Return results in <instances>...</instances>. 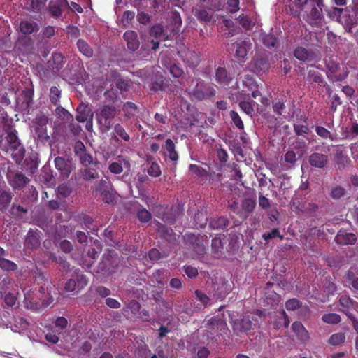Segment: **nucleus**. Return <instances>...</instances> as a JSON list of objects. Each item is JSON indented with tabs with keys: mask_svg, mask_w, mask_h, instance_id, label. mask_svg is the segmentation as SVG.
Masks as SVG:
<instances>
[{
	"mask_svg": "<svg viewBox=\"0 0 358 358\" xmlns=\"http://www.w3.org/2000/svg\"><path fill=\"white\" fill-rule=\"evenodd\" d=\"M57 106V107L55 109V114L57 117L64 122H69L73 120V115L69 111L61 106Z\"/></svg>",
	"mask_w": 358,
	"mask_h": 358,
	"instance_id": "49530a36",
	"label": "nucleus"
},
{
	"mask_svg": "<svg viewBox=\"0 0 358 358\" xmlns=\"http://www.w3.org/2000/svg\"><path fill=\"white\" fill-rule=\"evenodd\" d=\"M0 268L5 271H15L17 269V265L9 259L0 258Z\"/></svg>",
	"mask_w": 358,
	"mask_h": 358,
	"instance_id": "603ef678",
	"label": "nucleus"
},
{
	"mask_svg": "<svg viewBox=\"0 0 358 358\" xmlns=\"http://www.w3.org/2000/svg\"><path fill=\"white\" fill-rule=\"evenodd\" d=\"M46 0H24V7L29 12L39 13L45 5Z\"/></svg>",
	"mask_w": 358,
	"mask_h": 358,
	"instance_id": "cd10ccee",
	"label": "nucleus"
},
{
	"mask_svg": "<svg viewBox=\"0 0 358 358\" xmlns=\"http://www.w3.org/2000/svg\"><path fill=\"white\" fill-rule=\"evenodd\" d=\"M13 199L12 193L9 191H0V210L3 212L7 210Z\"/></svg>",
	"mask_w": 358,
	"mask_h": 358,
	"instance_id": "f704fd0d",
	"label": "nucleus"
},
{
	"mask_svg": "<svg viewBox=\"0 0 358 358\" xmlns=\"http://www.w3.org/2000/svg\"><path fill=\"white\" fill-rule=\"evenodd\" d=\"M30 180L22 173H17L14 175L11 186L14 189H21L25 187Z\"/></svg>",
	"mask_w": 358,
	"mask_h": 358,
	"instance_id": "7c9ffc66",
	"label": "nucleus"
},
{
	"mask_svg": "<svg viewBox=\"0 0 358 358\" xmlns=\"http://www.w3.org/2000/svg\"><path fill=\"white\" fill-rule=\"evenodd\" d=\"M141 307V304L137 301L132 300L127 303L126 306L123 308L122 310L124 313L129 311L131 313V314L136 315L139 313Z\"/></svg>",
	"mask_w": 358,
	"mask_h": 358,
	"instance_id": "3c124183",
	"label": "nucleus"
},
{
	"mask_svg": "<svg viewBox=\"0 0 358 358\" xmlns=\"http://www.w3.org/2000/svg\"><path fill=\"white\" fill-rule=\"evenodd\" d=\"M123 40L126 43L127 49L130 52H136L140 47V41L138 34L132 29H127L122 36Z\"/></svg>",
	"mask_w": 358,
	"mask_h": 358,
	"instance_id": "9d476101",
	"label": "nucleus"
},
{
	"mask_svg": "<svg viewBox=\"0 0 358 358\" xmlns=\"http://www.w3.org/2000/svg\"><path fill=\"white\" fill-rule=\"evenodd\" d=\"M262 43L268 49H273L278 43L277 37L273 34H266L262 36Z\"/></svg>",
	"mask_w": 358,
	"mask_h": 358,
	"instance_id": "a19ab883",
	"label": "nucleus"
},
{
	"mask_svg": "<svg viewBox=\"0 0 358 358\" xmlns=\"http://www.w3.org/2000/svg\"><path fill=\"white\" fill-rule=\"evenodd\" d=\"M185 242L198 255H203L206 252V248L203 243V237L200 235H195L192 233L185 234L184 236Z\"/></svg>",
	"mask_w": 358,
	"mask_h": 358,
	"instance_id": "39448f33",
	"label": "nucleus"
},
{
	"mask_svg": "<svg viewBox=\"0 0 358 358\" xmlns=\"http://www.w3.org/2000/svg\"><path fill=\"white\" fill-rule=\"evenodd\" d=\"M306 80L308 82L317 83L320 86H325L327 85L324 80L322 75L317 70L308 71Z\"/></svg>",
	"mask_w": 358,
	"mask_h": 358,
	"instance_id": "473e14b6",
	"label": "nucleus"
},
{
	"mask_svg": "<svg viewBox=\"0 0 358 358\" xmlns=\"http://www.w3.org/2000/svg\"><path fill=\"white\" fill-rule=\"evenodd\" d=\"M38 29V25L36 22L24 20L20 24V31L24 34H31Z\"/></svg>",
	"mask_w": 358,
	"mask_h": 358,
	"instance_id": "e433bc0d",
	"label": "nucleus"
},
{
	"mask_svg": "<svg viewBox=\"0 0 358 358\" xmlns=\"http://www.w3.org/2000/svg\"><path fill=\"white\" fill-rule=\"evenodd\" d=\"M55 165L63 178H67L72 171V164L62 157L55 159Z\"/></svg>",
	"mask_w": 358,
	"mask_h": 358,
	"instance_id": "dca6fc26",
	"label": "nucleus"
},
{
	"mask_svg": "<svg viewBox=\"0 0 358 358\" xmlns=\"http://www.w3.org/2000/svg\"><path fill=\"white\" fill-rule=\"evenodd\" d=\"M257 205L256 200L251 198H246L241 201V211L247 217L248 215L253 212Z\"/></svg>",
	"mask_w": 358,
	"mask_h": 358,
	"instance_id": "2f4dec72",
	"label": "nucleus"
},
{
	"mask_svg": "<svg viewBox=\"0 0 358 358\" xmlns=\"http://www.w3.org/2000/svg\"><path fill=\"white\" fill-rule=\"evenodd\" d=\"M357 236L353 233H348L345 231L340 230L335 238V241L340 245H348L357 242Z\"/></svg>",
	"mask_w": 358,
	"mask_h": 358,
	"instance_id": "412c9836",
	"label": "nucleus"
},
{
	"mask_svg": "<svg viewBox=\"0 0 358 358\" xmlns=\"http://www.w3.org/2000/svg\"><path fill=\"white\" fill-rule=\"evenodd\" d=\"M322 320L325 324H337L341 322V317L336 313H327L322 315Z\"/></svg>",
	"mask_w": 358,
	"mask_h": 358,
	"instance_id": "37998d69",
	"label": "nucleus"
},
{
	"mask_svg": "<svg viewBox=\"0 0 358 358\" xmlns=\"http://www.w3.org/2000/svg\"><path fill=\"white\" fill-rule=\"evenodd\" d=\"M122 110L124 113V119L126 120H128L135 116L138 108L134 103L131 101H127L123 104Z\"/></svg>",
	"mask_w": 358,
	"mask_h": 358,
	"instance_id": "72a5a7b5",
	"label": "nucleus"
},
{
	"mask_svg": "<svg viewBox=\"0 0 358 358\" xmlns=\"http://www.w3.org/2000/svg\"><path fill=\"white\" fill-rule=\"evenodd\" d=\"M104 96L106 99V101L115 103L118 99L117 90H114V88L106 90L104 92Z\"/></svg>",
	"mask_w": 358,
	"mask_h": 358,
	"instance_id": "052dcab7",
	"label": "nucleus"
},
{
	"mask_svg": "<svg viewBox=\"0 0 358 358\" xmlns=\"http://www.w3.org/2000/svg\"><path fill=\"white\" fill-rule=\"evenodd\" d=\"M291 329L295 333L298 341L306 343L309 341V334L305 327L300 322H294L291 324Z\"/></svg>",
	"mask_w": 358,
	"mask_h": 358,
	"instance_id": "4be33fe9",
	"label": "nucleus"
},
{
	"mask_svg": "<svg viewBox=\"0 0 358 358\" xmlns=\"http://www.w3.org/2000/svg\"><path fill=\"white\" fill-rule=\"evenodd\" d=\"M189 170L199 177H206L208 175L207 171L201 166L195 164H190Z\"/></svg>",
	"mask_w": 358,
	"mask_h": 358,
	"instance_id": "680f3d73",
	"label": "nucleus"
},
{
	"mask_svg": "<svg viewBox=\"0 0 358 358\" xmlns=\"http://www.w3.org/2000/svg\"><path fill=\"white\" fill-rule=\"evenodd\" d=\"M345 189L342 186H335L330 192V197L334 200L340 199L345 194Z\"/></svg>",
	"mask_w": 358,
	"mask_h": 358,
	"instance_id": "6e6d98bb",
	"label": "nucleus"
},
{
	"mask_svg": "<svg viewBox=\"0 0 358 358\" xmlns=\"http://www.w3.org/2000/svg\"><path fill=\"white\" fill-rule=\"evenodd\" d=\"M283 159L289 166H294L297 162L296 154L294 150H287L284 155Z\"/></svg>",
	"mask_w": 358,
	"mask_h": 358,
	"instance_id": "bf43d9fd",
	"label": "nucleus"
},
{
	"mask_svg": "<svg viewBox=\"0 0 358 358\" xmlns=\"http://www.w3.org/2000/svg\"><path fill=\"white\" fill-rule=\"evenodd\" d=\"M157 230L159 236L167 242L173 243L176 241L177 235L171 227L158 223Z\"/></svg>",
	"mask_w": 358,
	"mask_h": 358,
	"instance_id": "aec40b11",
	"label": "nucleus"
},
{
	"mask_svg": "<svg viewBox=\"0 0 358 358\" xmlns=\"http://www.w3.org/2000/svg\"><path fill=\"white\" fill-rule=\"evenodd\" d=\"M71 192H72L71 187L66 184L59 185L57 187V194L64 198H66V197L70 196Z\"/></svg>",
	"mask_w": 358,
	"mask_h": 358,
	"instance_id": "0e129e2a",
	"label": "nucleus"
},
{
	"mask_svg": "<svg viewBox=\"0 0 358 358\" xmlns=\"http://www.w3.org/2000/svg\"><path fill=\"white\" fill-rule=\"evenodd\" d=\"M178 53L188 68L194 69L199 65L201 62L199 52L187 49V50L179 51Z\"/></svg>",
	"mask_w": 358,
	"mask_h": 358,
	"instance_id": "1a4fd4ad",
	"label": "nucleus"
},
{
	"mask_svg": "<svg viewBox=\"0 0 358 358\" xmlns=\"http://www.w3.org/2000/svg\"><path fill=\"white\" fill-rule=\"evenodd\" d=\"M334 162L337 169L342 170L350 162L348 155L341 149H338L334 155Z\"/></svg>",
	"mask_w": 358,
	"mask_h": 358,
	"instance_id": "a878e982",
	"label": "nucleus"
},
{
	"mask_svg": "<svg viewBox=\"0 0 358 358\" xmlns=\"http://www.w3.org/2000/svg\"><path fill=\"white\" fill-rule=\"evenodd\" d=\"M77 115L76 116V120L80 123L86 122L88 119H92L93 114L92 110L87 106L80 104L76 108Z\"/></svg>",
	"mask_w": 358,
	"mask_h": 358,
	"instance_id": "bb28decb",
	"label": "nucleus"
},
{
	"mask_svg": "<svg viewBox=\"0 0 358 358\" xmlns=\"http://www.w3.org/2000/svg\"><path fill=\"white\" fill-rule=\"evenodd\" d=\"M285 101L280 98H275L272 101V107L274 113L278 115H281L285 110Z\"/></svg>",
	"mask_w": 358,
	"mask_h": 358,
	"instance_id": "79ce46f5",
	"label": "nucleus"
},
{
	"mask_svg": "<svg viewBox=\"0 0 358 358\" xmlns=\"http://www.w3.org/2000/svg\"><path fill=\"white\" fill-rule=\"evenodd\" d=\"M69 5L67 0H51L49 1V13L55 17L59 18L62 16L64 10H68Z\"/></svg>",
	"mask_w": 358,
	"mask_h": 358,
	"instance_id": "9b49d317",
	"label": "nucleus"
},
{
	"mask_svg": "<svg viewBox=\"0 0 358 358\" xmlns=\"http://www.w3.org/2000/svg\"><path fill=\"white\" fill-rule=\"evenodd\" d=\"M117 265L118 263L116 258L113 257L111 255H103L99 264V268L103 272L112 273L115 272Z\"/></svg>",
	"mask_w": 358,
	"mask_h": 358,
	"instance_id": "2eb2a0df",
	"label": "nucleus"
},
{
	"mask_svg": "<svg viewBox=\"0 0 358 358\" xmlns=\"http://www.w3.org/2000/svg\"><path fill=\"white\" fill-rule=\"evenodd\" d=\"M117 115V108L113 105L104 104L99 107L96 111V120L101 129L103 131L110 130L114 124L113 121Z\"/></svg>",
	"mask_w": 358,
	"mask_h": 358,
	"instance_id": "f257e3e1",
	"label": "nucleus"
},
{
	"mask_svg": "<svg viewBox=\"0 0 358 358\" xmlns=\"http://www.w3.org/2000/svg\"><path fill=\"white\" fill-rule=\"evenodd\" d=\"M162 152L164 156H167L168 158L173 162H178L179 159L178 153L176 150L175 143L170 138L165 141Z\"/></svg>",
	"mask_w": 358,
	"mask_h": 358,
	"instance_id": "6ab92c4d",
	"label": "nucleus"
},
{
	"mask_svg": "<svg viewBox=\"0 0 358 358\" xmlns=\"http://www.w3.org/2000/svg\"><path fill=\"white\" fill-rule=\"evenodd\" d=\"M166 87V82L162 76H156L152 79L150 83V90L156 92L157 91H165Z\"/></svg>",
	"mask_w": 358,
	"mask_h": 358,
	"instance_id": "c85d7f7f",
	"label": "nucleus"
},
{
	"mask_svg": "<svg viewBox=\"0 0 358 358\" xmlns=\"http://www.w3.org/2000/svg\"><path fill=\"white\" fill-rule=\"evenodd\" d=\"M243 85L248 90H254V89L258 88L257 83L250 74H245L243 76Z\"/></svg>",
	"mask_w": 358,
	"mask_h": 358,
	"instance_id": "a18cd8bd",
	"label": "nucleus"
},
{
	"mask_svg": "<svg viewBox=\"0 0 358 358\" xmlns=\"http://www.w3.org/2000/svg\"><path fill=\"white\" fill-rule=\"evenodd\" d=\"M39 231L29 230L25 238L24 245L29 249H35L40 245Z\"/></svg>",
	"mask_w": 358,
	"mask_h": 358,
	"instance_id": "b1692460",
	"label": "nucleus"
},
{
	"mask_svg": "<svg viewBox=\"0 0 358 358\" xmlns=\"http://www.w3.org/2000/svg\"><path fill=\"white\" fill-rule=\"evenodd\" d=\"M87 285V280L83 274H76L75 278L68 280L64 284V290L78 293Z\"/></svg>",
	"mask_w": 358,
	"mask_h": 358,
	"instance_id": "6e6552de",
	"label": "nucleus"
},
{
	"mask_svg": "<svg viewBox=\"0 0 358 358\" xmlns=\"http://www.w3.org/2000/svg\"><path fill=\"white\" fill-rule=\"evenodd\" d=\"M22 103L28 108L30 106L33 101L34 90L31 88H26L22 92Z\"/></svg>",
	"mask_w": 358,
	"mask_h": 358,
	"instance_id": "c03bdc74",
	"label": "nucleus"
},
{
	"mask_svg": "<svg viewBox=\"0 0 358 358\" xmlns=\"http://www.w3.org/2000/svg\"><path fill=\"white\" fill-rule=\"evenodd\" d=\"M64 57L60 52H55L46 63L47 69L56 74L60 71L64 64Z\"/></svg>",
	"mask_w": 358,
	"mask_h": 358,
	"instance_id": "f8f14e48",
	"label": "nucleus"
},
{
	"mask_svg": "<svg viewBox=\"0 0 358 358\" xmlns=\"http://www.w3.org/2000/svg\"><path fill=\"white\" fill-rule=\"evenodd\" d=\"M345 336L343 333L339 332L336 334H334L331 336L328 340V343L330 345H338L345 342Z\"/></svg>",
	"mask_w": 358,
	"mask_h": 358,
	"instance_id": "5fc2aeb1",
	"label": "nucleus"
},
{
	"mask_svg": "<svg viewBox=\"0 0 358 358\" xmlns=\"http://www.w3.org/2000/svg\"><path fill=\"white\" fill-rule=\"evenodd\" d=\"M215 79L216 83L222 87H226L231 83V76L224 66L215 69Z\"/></svg>",
	"mask_w": 358,
	"mask_h": 358,
	"instance_id": "f3484780",
	"label": "nucleus"
},
{
	"mask_svg": "<svg viewBox=\"0 0 358 358\" xmlns=\"http://www.w3.org/2000/svg\"><path fill=\"white\" fill-rule=\"evenodd\" d=\"M61 98V90L54 86L50 88V92H49V99H50L51 103L57 106L59 105V101Z\"/></svg>",
	"mask_w": 358,
	"mask_h": 358,
	"instance_id": "8fccbe9b",
	"label": "nucleus"
},
{
	"mask_svg": "<svg viewBox=\"0 0 358 358\" xmlns=\"http://www.w3.org/2000/svg\"><path fill=\"white\" fill-rule=\"evenodd\" d=\"M206 336L208 339L213 341L216 336L226 334L228 331L227 325L225 321L217 317H213L206 325Z\"/></svg>",
	"mask_w": 358,
	"mask_h": 358,
	"instance_id": "20e7f679",
	"label": "nucleus"
},
{
	"mask_svg": "<svg viewBox=\"0 0 358 358\" xmlns=\"http://www.w3.org/2000/svg\"><path fill=\"white\" fill-rule=\"evenodd\" d=\"M229 115H231V120H232L236 127L238 129L243 130L244 124L238 113L233 110L229 112Z\"/></svg>",
	"mask_w": 358,
	"mask_h": 358,
	"instance_id": "13d9d810",
	"label": "nucleus"
},
{
	"mask_svg": "<svg viewBox=\"0 0 358 358\" xmlns=\"http://www.w3.org/2000/svg\"><path fill=\"white\" fill-rule=\"evenodd\" d=\"M229 224V221L225 217L221 216L211 220L208 226L213 229H225Z\"/></svg>",
	"mask_w": 358,
	"mask_h": 358,
	"instance_id": "c9c22d12",
	"label": "nucleus"
},
{
	"mask_svg": "<svg viewBox=\"0 0 358 358\" xmlns=\"http://www.w3.org/2000/svg\"><path fill=\"white\" fill-rule=\"evenodd\" d=\"M26 213L27 209L24 208L22 206H17V204H13L10 213L14 217H22V215L25 214Z\"/></svg>",
	"mask_w": 358,
	"mask_h": 358,
	"instance_id": "774afa93",
	"label": "nucleus"
},
{
	"mask_svg": "<svg viewBox=\"0 0 358 358\" xmlns=\"http://www.w3.org/2000/svg\"><path fill=\"white\" fill-rule=\"evenodd\" d=\"M322 19V9L313 6L310 10L307 13L306 21L310 25L319 24Z\"/></svg>",
	"mask_w": 358,
	"mask_h": 358,
	"instance_id": "393cba45",
	"label": "nucleus"
},
{
	"mask_svg": "<svg viewBox=\"0 0 358 358\" xmlns=\"http://www.w3.org/2000/svg\"><path fill=\"white\" fill-rule=\"evenodd\" d=\"M81 176L85 181H91L99 178L96 169L94 167H85L81 170Z\"/></svg>",
	"mask_w": 358,
	"mask_h": 358,
	"instance_id": "4c0bfd02",
	"label": "nucleus"
},
{
	"mask_svg": "<svg viewBox=\"0 0 358 358\" xmlns=\"http://www.w3.org/2000/svg\"><path fill=\"white\" fill-rule=\"evenodd\" d=\"M24 299V303L27 308H36L39 305L38 302L36 301L34 296L36 295L30 290H23Z\"/></svg>",
	"mask_w": 358,
	"mask_h": 358,
	"instance_id": "58836bf2",
	"label": "nucleus"
},
{
	"mask_svg": "<svg viewBox=\"0 0 358 358\" xmlns=\"http://www.w3.org/2000/svg\"><path fill=\"white\" fill-rule=\"evenodd\" d=\"M271 67L267 57H255L249 64V68L256 73H265Z\"/></svg>",
	"mask_w": 358,
	"mask_h": 358,
	"instance_id": "4468645a",
	"label": "nucleus"
},
{
	"mask_svg": "<svg viewBox=\"0 0 358 358\" xmlns=\"http://www.w3.org/2000/svg\"><path fill=\"white\" fill-rule=\"evenodd\" d=\"M215 94L214 87L200 78L196 80L194 88L190 90V99L199 101L210 99Z\"/></svg>",
	"mask_w": 358,
	"mask_h": 358,
	"instance_id": "f03ea898",
	"label": "nucleus"
},
{
	"mask_svg": "<svg viewBox=\"0 0 358 358\" xmlns=\"http://www.w3.org/2000/svg\"><path fill=\"white\" fill-rule=\"evenodd\" d=\"M193 14L201 22L208 23L213 20V13L204 7L196 8L192 10Z\"/></svg>",
	"mask_w": 358,
	"mask_h": 358,
	"instance_id": "5701e85b",
	"label": "nucleus"
},
{
	"mask_svg": "<svg viewBox=\"0 0 358 358\" xmlns=\"http://www.w3.org/2000/svg\"><path fill=\"white\" fill-rule=\"evenodd\" d=\"M236 20L243 29L245 30L251 29V20L247 15L242 14Z\"/></svg>",
	"mask_w": 358,
	"mask_h": 358,
	"instance_id": "69168bd1",
	"label": "nucleus"
},
{
	"mask_svg": "<svg viewBox=\"0 0 358 358\" xmlns=\"http://www.w3.org/2000/svg\"><path fill=\"white\" fill-rule=\"evenodd\" d=\"M17 134L16 129H11L7 132L6 141L8 144V149L12 151L13 159L17 164H20L23 160L25 150L21 145Z\"/></svg>",
	"mask_w": 358,
	"mask_h": 358,
	"instance_id": "7ed1b4c3",
	"label": "nucleus"
},
{
	"mask_svg": "<svg viewBox=\"0 0 358 358\" xmlns=\"http://www.w3.org/2000/svg\"><path fill=\"white\" fill-rule=\"evenodd\" d=\"M285 306L287 310L294 311L301 307V302L297 299L294 298L287 300Z\"/></svg>",
	"mask_w": 358,
	"mask_h": 358,
	"instance_id": "e2e57ef3",
	"label": "nucleus"
},
{
	"mask_svg": "<svg viewBox=\"0 0 358 358\" xmlns=\"http://www.w3.org/2000/svg\"><path fill=\"white\" fill-rule=\"evenodd\" d=\"M114 131L123 141H129V136L122 125L120 124L115 125Z\"/></svg>",
	"mask_w": 358,
	"mask_h": 358,
	"instance_id": "338daca9",
	"label": "nucleus"
},
{
	"mask_svg": "<svg viewBox=\"0 0 358 358\" xmlns=\"http://www.w3.org/2000/svg\"><path fill=\"white\" fill-rule=\"evenodd\" d=\"M308 163L314 168L324 169L329 163V157L326 154L314 152L309 155Z\"/></svg>",
	"mask_w": 358,
	"mask_h": 358,
	"instance_id": "ddd939ff",
	"label": "nucleus"
},
{
	"mask_svg": "<svg viewBox=\"0 0 358 358\" xmlns=\"http://www.w3.org/2000/svg\"><path fill=\"white\" fill-rule=\"evenodd\" d=\"M294 55L298 60L303 62H310L315 59L314 50L306 49L303 47H297L295 48Z\"/></svg>",
	"mask_w": 358,
	"mask_h": 358,
	"instance_id": "a211bd4d",
	"label": "nucleus"
},
{
	"mask_svg": "<svg viewBox=\"0 0 358 358\" xmlns=\"http://www.w3.org/2000/svg\"><path fill=\"white\" fill-rule=\"evenodd\" d=\"M77 47L78 48V50L85 57L90 58L93 56L94 50L90 46L88 45V43L83 40V39H78L77 41Z\"/></svg>",
	"mask_w": 358,
	"mask_h": 358,
	"instance_id": "ea45409f",
	"label": "nucleus"
},
{
	"mask_svg": "<svg viewBox=\"0 0 358 358\" xmlns=\"http://www.w3.org/2000/svg\"><path fill=\"white\" fill-rule=\"evenodd\" d=\"M355 301L347 295H342L339 299V304L345 308L343 310H345L346 313H348L346 310L355 308ZM341 310L342 311V309Z\"/></svg>",
	"mask_w": 358,
	"mask_h": 358,
	"instance_id": "09e8293b",
	"label": "nucleus"
},
{
	"mask_svg": "<svg viewBox=\"0 0 358 358\" xmlns=\"http://www.w3.org/2000/svg\"><path fill=\"white\" fill-rule=\"evenodd\" d=\"M234 48L236 49V56L240 59H243L247 55L248 50L251 48V43L249 41L244 40L241 42L236 43L234 44Z\"/></svg>",
	"mask_w": 358,
	"mask_h": 358,
	"instance_id": "c756f323",
	"label": "nucleus"
},
{
	"mask_svg": "<svg viewBox=\"0 0 358 358\" xmlns=\"http://www.w3.org/2000/svg\"><path fill=\"white\" fill-rule=\"evenodd\" d=\"M74 153L75 155L78 157L80 164L84 166L92 164L96 166L99 164L97 161L94 162L93 156L87 152L85 146L80 141L76 142L74 146Z\"/></svg>",
	"mask_w": 358,
	"mask_h": 358,
	"instance_id": "423d86ee",
	"label": "nucleus"
},
{
	"mask_svg": "<svg viewBox=\"0 0 358 358\" xmlns=\"http://www.w3.org/2000/svg\"><path fill=\"white\" fill-rule=\"evenodd\" d=\"M131 81L127 78H119L116 80V87L121 92H127L131 89Z\"/></svg>",
	"mask_w": 358,
	"mask_h": 358,
	"instance_id": "4d7b16f0",
	"label": "nucleus"
},
{
	"mask_svg": "<svg viewBox=\"0 0 358 358\" xmlns=\"http://www.w3.org/2000/svg\"><path fill=\"white\" fill-rule=\"evenodd\" d=\"M150 35L154 38L150 41L152 43V50L156 51L159 46L160 41H164L168 38V36L164 31V27L161 24H155L150 28Z\"/></svg>",
	"mask_w": 358,
	"mask_h": 358,
	"instance_id": "0eeeda50",
	"label": "nucleus"
},
{
	"mask_svg": "<svg viewBox=\"0 0 358 358\" xmlns=\"http://www.w3.org/2000/svg\"><path fill=\"white\" fill-rule=\"evenodd\" d=\"M136 215L137 218L142 223H147L152 220V214L143 206L138 209Z\"/></svg>",
	"mask_w": 358,
	"mask_h": 358,
	"instance_id": "de8ad7c7",
	"label": "nucleus"
},
{
	"mask_svg": "<svg viewBox=\"0 0 358 358\" xmlns=\"http://www.w3.org/2000/svg\"><path fill=\"white\" fill-rule=\"evenodd\" d=\"M317 134L322 139H329L331 141L335 140V136L326 128L320 126L315 127Z\"/></svg>",
	"mask_w": 358,
	"mask_h": 358,
	"instance_id": "864d4df0",
	"label": "nucleus"
}]
</instances>
